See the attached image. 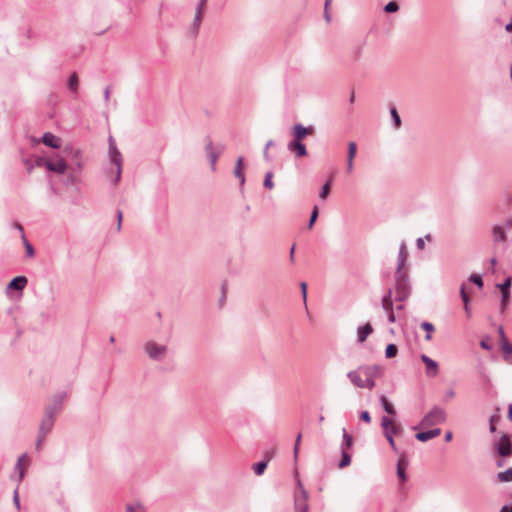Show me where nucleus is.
<instances>
[{"label":"nucleus","instance_id":"nucleus-1","mask_svg":"<svg viewBox=\"0 0 512 512\" xmlns=\"http://www.w3.org/2000/svg\"><path fill=\"white\" fill-rule=\"evenodd\" d=\"M381 426L383 428V435L388 441L390 447L396 454L402 453L396 445V436L404 434V428L400 424L394 423L389 417L383 416L381 418Z\"/></svg>","mask_w":512,"mask_h":512},{"label":"nucleus","instance_id":"nucleus-2","mask_svg":"<svg viewBox=\"0 0 512 512\" xmlns=\"http://www.w3.org/2000/svg\"><path fill=\"white\" fill-rule=\"evenodd\" d=\"M446 411L440 406H434L427 414L424 415L420 422L421 427H432L443 424L446 421Z\"/></svg>","mask_w":512,"mask_h":512},{"label":"nucleus","instance_id":"nucleus-3","mask_svg":"<svg viewBox=\"0 0 512 512\" xmlns=\"http://www.w3.org/2000/svg\"><path fill=\"white\" fill-rule=\"evenodd\" d=\"M109 142V157L111 163H113L116 166V177L114 180V184H117L121 179V172H122V155L120 151L118 150L115 140L112 136L108 139Z\"/></svg>","mask_w":512,"mask_h":512},{"label":"nucleus","instance_id":"nucleus-4","mask_svg":"<svg viewBox=\"0 0 512 512\" xmlns=\"http://www.w3.org/2000/svg\"><path fill=\"white\" fill-rule=\"evenodd\" d=\"M360 371L365 376L364 388L373 389L376 385L375 378L382 373V368L379 365H361Z\"/></svg>","mask_w":512,"mask_h":512},{"label":"nucleus","instance_id":"nucleus-5","mask_svg":"<svg viewBox=\"0 0 512 512\" xmlns=\"http://www.w3.org/2000/svg\"><path fill=\"white\" fill-rule=\"evenodd\" d=\"M167 346L149 341L144 345V351L151 360L162 361L167 355Z\"/></svg>","mask_w":512,"mask_h":512},{"label":"nucleus","instance_id":"nucleus-6","mask_svg":"<svg viewBox=\"0 0 512 512\" xmlns=\"http://www.w3.org/2000/svg\"><path fill=\"white\" fill-rule=\"evenodd\" d=\"M224 150L225 146L223 144H217L216 146H214L211 139L209 137L207 138L205 151L207 153L212 171L216 170V162L218 160V157L223 153Z\"/></svg>","mask_w":512,"mask_h":512},{"label":"nucleus","instance_id":"nucleus-7","mask_svg":"<svg viewBox=\"0 0 512 512\" xmlns=\"http://www.w3.org/2000/svg\"><path fill=\"white\" fill-rule=\"evenodd\" d=\"M297 486L299 487L300 491L299 493L295 494L294 497L295 512H308V492L300 480L297 481Z\"/></svg>","mask_w":512,"mask_h":512},{"label":"nucleus","instance_id":"nucleus-8","mask_svg":"<svg viewBox=\"0 0 512 512\" xmlns=\"http://www.w3.org/2000/svg\"><path fill=\"white\" fill-rule=\"evenodd\" d=\"M65 397H66L65 392L55 394L52 397L50 403L45 408V415L55 418L56 415L62 409V405H63V401H64Z\"/></svg>","mask_w":512,"mask_h":512},{"label":"nucleus","instance_id":"nucleus-9","mask_svg":"<svg viewBox=\"0 0 512 512\" xmlns=\"http://www.w3.org/2000/svg\"><path fill=\"white\" fill-rule=\"evenodd\" d=\"M498 455L502 457H509L512 455V442L507 434H503L498 442L495 444Z\"/></svg>","mask_w":512,"mask_h":512},{"label":"nucleus","instance_id":"nucleus-10","mask_svg":"<svg viewBox=\"0 0 512 512\" xmlns=\"http://www.w3.org/2000/svg\"><path fill=\"white\" fill-rule=\"evenodd\" d=\"M420 359L425 365L426 376L429 378L436 377L439 373L438 363L435 360H433L432 358H430L429 356H427L426 354H422L420 356Z\"/></svg>","mask_w":512,"mask_h":512},{"label":"nucleus","instance_id":"nucleus-11","mask_svg":"<svg viewBox=\"0 0 512 512\" xmlns=\"http://www.w3.org/2000/svg\"><path fill=\"white\" fill-rule=\"evenodd\" d=\"M395 291L410 292V284L407 271H396Z\"/></svg>","mask_w":512,"mask_h":512},{"label":"nucleus","instance_id":"nucleus-12","mask_svg":"<svg viewBox=\"0 0 512 512\" xmlns=\"http://www.w3.org/2000/svg\"><path fill=\"white\" fill-rule=\"evenodd\" d=\"M314 132L313 126L305 127L302 124H295L292 127V135L294 139L292 141H302L308 135H311Z\"/></svg>","mask_w":512,"mask_h":512},{"label":"nucleus","instance_id":"nucleus-13","mask_svg":"<svg viewBox=\"0 0 512 512\" xmlns=\"http://www.w3.org/2000/svg\"><path fill=\"white\" fill-rule=\"evenodd\" d=\"M408 465V460L405 453L399 454V459L397 461V476L400 479L402 483L406 482L407 475H406V467Z\"/></svg>","mask_w":512,"mask_h":512},{"label":"nucleus","instance_id":"nucleus-14","mask_svg":"<svg viewBox=\"0 0 512 512\" xmlns=\"http://www.w3.org/2000/svg\"><path fill=\"white\" fill-rule=\"evenodd\" d=\"M28 283L26 276H16L7 285V290L22 291Z\"/></svg>","mask_w":512,"mask_h":512},{"label":"nucleus","instance_id":"nucleus-15","mask_svg":"<svg viewBox=\"0 0 512 512\" xmlns=\"http://www.w3.org/2000/svg\"><path fill=\"white\" fill-rule=\"evenodd\" d=\"M67 164L64 159L60 158L57 161L47 162L46 169L51 172H55L58 174H63L66 171Z\"/></svg>","mask_w":512,"mask_h":512},{"label":"nucleus","instance_id":"nucleus-16","mask_svg":"<svg viewBox=\"0 0 512 512\" xmlns=\"http://www.w3.org/2000/svg\"><path fill=\"white\" fill-rule=\"evenodd\" d=\"M441 434L440 428H434L427 431H420L415 434V438L420 442H426L433 439Z\"/></svg>","mask_w":512,"mask_h":512},{"label":"nucleus","instance_id":"nucleus-17","mask_svg":"<svg viewBox=\"0 0 512 512\" xmlns=\"http://www.w3.org/2000/svg\"><path fill=\"white\" fill-rule=\"evenodd\" d=\"M362 375L363 373L362 371H360V366L357 369L349 371L347 373V377L349 378L351 383L358 388H364V381L362 379Z\"/></svg>","mask_w":512,"mask_h":512},{"label":"nucleus","instance_id":"nucleus-18","mask_svg":"<svg viewBox=\"0 0 512 512\" xmlns=\"http://www.w3.org/2000/svg\"><path fill=\"white\" fill-rule=\"evenodd\" d=\"M287 147L288 150L294 152L297 157H304L307 155L306 146L300 141H290Z\"/></svg>","mask_w":512,"mask_h":512},{"label":"nucleus","instance_id":"nucleus-19","mask_svg":"<svg viewBox=\"0 0 512 512\" xmlns=\"http://www.w3.org/2000/svg\"><path fill=\"white\" fill-rule=\"evenodd\" d=\"M243 157L240 156L238 157L236 163H235V167H234V171H233V174L234 176L239 179L240 181V186H241V189H243V186L245 184V174L243 172Z\"/></svg>","mask_w":512,"mask_h":512},{"label":"nucleus","instance_id":"nucleus-20","mask_svg":"<svg viewBox=\"0 0 512 512\" xmlns=\"http://www.w3.org/2000/svg\"><path fill=\"white\" fill-rule=\"evenodd\" d=\"M407 256H408V251H407L406 245H405V243H402L399 248L396 271H407V269L404 268L406 260H407Z\"/></svg>","mask_w":512,"mask_h":512},{"label":"nucleus","instance_id":"nucleus-21","mask_svg":"<svg viewBox=\"0 0 512 512\" xmlns=\"http://www.w3.org/2000/svg\"><path fill=\"white\" fill-rule=\"evenodd\" d=\"M55 418L51 416L44 415L40 426H39V433L48 435V433L52 430L54 426Z\"/></svg>","mask_w":512,"mask_h":512},{"label":"nucleus","instance_id":"nucleus-22","mask_svg":"<svg viewBox=\"0 0 512 512\" xmlns=\"http://www.w3.org/2000/svg\"><path fill=\"white\" fill-rule=\"evenodd\" d=\"M41 141L44 145L51 148H59L60 147V139L57 138L54 134L50 132H46L43 134Z\"/></svg>","mask_w":512,"mask_h":512},{"label":"nucleus","instance_id":"nucleus-23","mask_svg":"<svg viewBox=\"0 0 512 512\" xmlns=\"http://www.w3.org/2000/svg\"><path fill=\"white\" fill-rule=\"evenodd\" d=\"M373 332V327L370 323H366L357 329V339L359 343H363L368 336Z\"/></svg>","mask_w":512,"mask_h":512},{"label":"nucleus","instance_id":"nucleus-24","mask_svg":"<svg viewBox=\"0 0 512 512\" xmlns=\"http://www.w3.org/2000/svg\"><path fill=\"white\" fill-rule=\"evenodd\" d=\"M492 234L495 242H505L507 239L505 230L500 225H495L493 227Z\"/></svg>","mask_w":512,"mask_h":512},{"label":"nucleus","instance_id":"nucleus-25","mask_svg":"<svg viewBox=\"0 0 512 512\" xmlns=\"http://www.w3.org/2000/svg\"><path fill=\"white\" fill-rule=\"evenodd\" d=\"M501 349L504 353L503 358L506 362L511 363L512 362V344L508 341H502L501 343Z\"/></svg>","mask_w":512,"mask_h":512},{"label":"nucleus","instance_id":"nucleus-26","mask_svg":"<svg viewBox=\"0 0 512 512\" xmlns=\"http://www.w3.org/2000/svg\"><path fill=\"white\" fill-rule=\"evenodd\" d=\"M392 294V289H388L387 293L382 298L381 305L385 311L393 309Z\"/></svg>","mask_w":512,"mask_h":512},{"label":"nucleus","instance_id":"nucleus-27","mask_svg":"<svg viewBox=\"0 0 512 512\" xmlns=\"http://www.w3.org/2000/svg\"><path fill=\"white\" fill-rule=\"evenodd\" d=\"M460 297L464 303V310H465L467 316L470 317V315H471L470 307H469L470 298L466 292L465 284H462L460 287Z\"/></svg>","mask_w":512,"mask_h":512},{"label":"nucleus","instance_id":"nucleus-28","mask_svg":"<svg viewBox=\"0 0 512 512\" xmlns=\"http://www.w3.org/2000/svg\"><path fill=\"white\" fill-rule=\"evenodd\" d=\"M379 400H380V403L382 405V408L384 409V411L387 414H389V415H396V410H395L393 404H391L384 395H381L379 397Z\"/></svg>","mask_w":512,"mask_h":512},{"label":"nucleus","instance_id":"nucleus-29","mask_svg":"<svg viewBox=\"0 0 512 512\" xmlns=\"http://www.w3.org/2000/svg\"><path fill=\"white\" fill-rule=\"evenodd\" d=\"M79 79L76 72H73L68 78V88L71 92L76 93L78 90Z\"/></svg>","mask_w":512,"mask_h":512},{"label":"nucleus","instance_id":"nucleus-30","mask_svg":"<svg viewBox=\"0 0 512 512\" xmlns=\"http://www.w3.org/2000/svg\"><path fill=\"white\" fill-rule=\"evenodd\" d=\"M510 295H511L510 292H505V291L501 292V301H500V308H499L501 314H503L506 311V309L509 305Z\"/></svg>","mask_w":512,"mask_h":512},{"label":"nucleus","instance_id":"nucleus-31","mask_svg":"<svg viewBox=\"0 0 512 512\" xmlns=\"http://www.w3.org/2000/svg\"><path fill=\"white\" fill-rule=\"evenodd\" d=\"M420 327L426 331L425 340L430 341L432 339V332L435 330V327L432 323L423 321L420 325Z\"/></svg>","mask_w":512,"mask_h":512},{"label":"nucleus","instance_id":"nucleus-32","mask_svg":"<svg viewBox=\"0 0 512 512\" xmlns=\"http://www.w3.org/2000/svg\"><path fill=\"white\" fill-rule=\"evenodd\" d=\"M350 463H351V456H350V454L346 450L342 449V451H341V460L338 463V467L340 469H342V468H345V467L349 466Z\"/></svg>","mask_w":512,"mask_h":512},{"label":"nucleus","instance_id":"nucleus-33","mask_svg":"<svg viewBox=\"0 0 512 512\" xmlns=\"http://www.w3.org/2000/svg\"><path fill=\"white\" fill-rule=\"evenodd\" d=\"M390 115L392 117L394 127L396 129H399L401 127L402 121H401V117L395 107L390 108Z\"/></svg>","mask_w":512,"mask_h":512},{"label":"nucleus","instance_id":"nucleus-34","mask_svg":"<svg viewBox=\"0 0 512 512\" xmlns=\"http://www.w3.org/2000/svg\"><path fill=\"white\" fill-rule=\"evenodd\" d=\"M352 444H353L352 436L346 431V429H343V442L341 445V450L351 448Z\"/></svg>","mask_w":512,"mask_h":512},{"label":"nucleus","instance_id":"nucleus-35","mask_svg":"<svg viewBox=\"0 0 512 512\" xmlns=\"http://www.w3.org/2000/svg\"><path fill=\"white\" fill-rule=\"evenodd\" d=\"M268 460H262L253 465V471L256 475H262L267 468Z\"/></svg>","mask_w":512,"mask_h":512},{"label":"nucleus","instance_id":"nucleus-36","mask_svg":"<svg viewBox=\"0 0 512 512\" xmlns=\"http://www.w3.org/2000/svg\"><path fill=\"white\" fill-rule=\"evenodd\" d=\"M497 478L501 482H511L512 481V468H508L503 472H499L497 474Z\"/></svg>","mask_w":512,"mask_h":512},{"label":"nucleus","instance_id":"nucleus-37","mask_svg":"<svg viewBox=\"0 0 512 512\" xmlns=\"http://www.w3.org/2000/svg\"><path fill=\"white\" fill-rule=\"evenodd\" d=\"M512 285V277H507L502 283L496 284V287L500 290V292H510V288Z\"/></svg>","mask_w":512,"mask_h":512},{"label":"nucleus","instance_id":"nucleus-38","mask_svg":"<svg viewBox=\"0 0 512 512\" xmlns=\"http://www.w3.org/2000/svg\"><path fill=\"white\" fill-rule=\"evenodd\" d=\"M22 242L25 247L26 256L33 257L35 255V250H34L33 245L26 238V235H23Z\"/></svg>","mask_w":512,"mask_h":512},{"label":"nucleus","instance_id":"nucleus-39","mask_svg":"<svg viewBox=\"0 0 512 512\" xmlns=\"http://www.w3.org/2000/svg\"><path fill=\"white\" fill-rule=\"evenodd\" d=\"M26 458V454L21 455L16 463L15 469L18 471V482H21L24 477V471L22 468V461Z\"/></svg>","mask_w":512,"mask_h":512},{"label":"nucleus","instance_id":"nucleus-40","mask_svg":"<svg viewBox=\"0 0 512 512\" xmlns=\"http://www.w3.org/2000/svg\"><path fill=\"white\" fill-rule=\"evenodd\" d=\"M202 16L203 14L195 13L193 23H192V29L195 35L198 34L199 28L201 26L202 22Z\"/></svg>","mask_w":512,"mask_h":512},{"label":"nucleus","instance_id":"nucleus-41","mask_svg":"<svg viewBox=\"0 0 512 512\" xmlns=\"http://www.w3.org/2000/svg\"><path fill=\"white\" fill-rule=\"evenodd\" d=\"M397 353H398V347L395 344L390 343L387 345V347L385 349L386 358H393L397 355Z\"/></svg>","mask_w":512,"mask_h":512},{"label":"nucleus","instance_id":"nucleus-42","mask_svg":"<svg viewBox=\"0 0 512 512\" xmlns=\"http://www.w3.org/2000/svg\"><path fill=\"white\" fill-rule=\"evenodd\" d=\"M357 153V145L355 142L348 143L347 160L353 161Z\"/></svg>","mask_w":512,"mask_h":512},{"label":"nucleus","instance_id":"nucleus-43","mask_svg":"<svg viewBox=\"0 0 512 512\" xmlns=\"http://www.w3.org/2000/svg\"><path fill=\"white\" fill-rule=\"evenodd\" d=\"M272 177H273V172L272 171H268L265 174V178H264V182H263V186L265 188L269 189V190L274 188V183L272 181Z\"/></svg>","mask_w":512,"mask_h":512},{"label":"nucleus","instance_id":"nucleus-44","mask_svg":"<svg viewBox=\"0 0 512 512\" xmlns=\"http://www.w3.org/2000/svg\"><path fill=\"white\" fill-rule=\"evenodd\" d=\"M469 281L475 284L478 288H483L484 282L481 275L471 274L469 276Z\"/></svg>","mask_w":512,"mask_h":512},{"label":"nucleus","instance_id":"nucleus-45","mask_svg":"<svg viewBox=\"0 0 512 512\" xmlns=\"http://www.w3.org/2000/svg\"><path fill=\"white\" fill-rule=\"evenodd\" d=\"M399 10V5L396 1H390L384 6L386 13H395Z\"/></svg>","mask_w":512,"mask_h":512},{"label":"nucleus","instance_id":"nucleus-46","mask_svg":"<svg viewBox=\"0 0 512 512\" xmlns=\"http://www.w3.org/2000/svg\"><path fill=\"white\" fill-rule=\"evenodd\" d=\"M126 512H145V508L142 504H128L126 506Z\"/></svg>","mask_w":512,"mask_h":512},{"label":"nucleus","instance_id":"nucleus-47","mask_svg":"<svg viewBox=\"0 0 512 512\" xmlns=\"http://www.w3.org/2000/svg\"><path fill=\"white\" fill-rule=\"evenodd\" d=\"M318 215H319V212H318V207L315 206L311 212V215H310V219H309V222H308V229H312V227L314 226L317 218H318Z\"/></svg>","mask_w":512,"mask_h":512},{"label":"nucleus","instance_id":"nucleus-48","mask_svg":"<svg viewBox=\"0 0 512 512\" xmlns=\"http://www.w3.org/2000/svg\"><path fill=\"white\" fill-rule=\"evenodd\" d=\"M72 152V159L75 161V165L80 169L81 168V151L79 149H73L71 148Z\"/></svg>","mask_w":512,"mask_h":512},{"label":"nucleus","instance_id":"nucleus-49","mask_svg":"<svg viewBox=\"0 0 512 512\" xmlns=\"http://www.w3.org/2000/svg\"><path fill=\"white\" fill-rule=\"evenodd\" d=\"M330 190H331V185H330V183H329V182H326V183L322 186V188H321L320 195H319V196H320V198H321V199H326V198H327V196H328V195H329V193H330Z\"/></svg>","mask_w":512,"mask_h":512},{"label":"nucleus","instance_id":"nucleus-50","mask_svg":"<svg viewBox=\"0 0 512 512\" xmlns=\"http://www.w3.org/2000/svg\"><path fill=\"white\" fill-rule=\"evenodd\" d=\"M300 289H301L302 299H303L305 308L307 309V283L301 282Z\"/></svg>","mask_w":512,"mask_h":512},{"label":"nucleus","instance_id":"nucleus-51","mask_svg":"<svg viewBox=\"0 0 512 512\" xmlns=\"http://www.w3.org/2000/svg\"><path fill=\"white\" fill-rule=\"evenodd\" d=\"M409 295L410 292L396 291L395 299L396 301L403 302L409 297Z\"/></svg>","mask_w":512,"mask_h":512},{"label":"nucleus","instance_id":"nucleus-52","mask_svg":"<svg viewBox=\"0 0 512 512\" xmlns=\"http://www.w3.org/2000/svg\"><path fill=\"white\" fill-rule=\"evenodd\" d=\"M274 145V142L273 140H268L266 145H265V148H264V151H263V157L266 161H270V157H269V153L267 152V148H270Z\"/></svg>","mask_w":512,"mask_h":512},{"label":"nucleus","instance_id":"nucleus-53","mask_svg":"<svg viewBox=\"0 0 512 512\" xmlns=\"http://www.w3.org/2000/svg\"><path fill=\"white\" fill-rule=\"evenodd\" d=\"M359 418H360L361 421H363L365 423L369 424L371 422V416H370V413L367 410L362 411L360 413Z\"/></svg>","mask_w":512,"mask_h":512},{"label":"nucleus","instance_id":"nucleus-54","mask_svg":"<svg viewBox=\"0 0 512 512\" xmlns=\"http://www.w3.org/2000/svg\"><path fill=\"white\" fill-rule=\"evenodd\" d=\"M47 435L41 434L38 432L37 440H36V450H40L42 447V443L44 442Z\"/></svg>","mask_w":512,"mask_h":512},{"label":"nucleus","instance_id":"nucleus-55","mask_svg":"<svg viewBox=\"0 0 512 512\" xmlns=\"http://www.w3.org/2000/svg\"><path fill=\"white\" fill-rule=\"evenodd\" d=\"M497 421H498L497 416L492 415V416L490 417V419H489V430H490V432H492V433H493V432H495V431H496L495 422H497Z\"/></svg>","mask_w":512,"mask_h":512},{"label":"nucleus","instance_id":"nucleus-56","mask_svg":"<svg viewBox=\"0 0 512 512\" xmlns=\"http://www.w3.org/2000/svg\"><path fill=\"white\" fill-rule=\"evenodd\" d=\"M206 2H203V0H199L197 5H196V10H195V13H199V14H203L204 10H205V7H206Z\"/></svg>","mask_w":512,"mask_h":512},{"label":"nucleus","instance_id":"nucleus-57","mask_svg":"<svg viewBox=\"0 0 512 512\" xmlns=\"http://www.w3.org/2000/svg\"><path fill=\"white\" fill-rule=\"evenodd\" d=\"M47 162H50V160H46L42 157H38L35 162H34V167H42V166H45L46 167V163Z\"/></svg>","mask_w":512,"mask_h":512},{"label":"nucleus","instance_id":"nucleus-58","mask_svg":"<svg viewBox=\"0 0 512 512\" xmlns=\"http://www.w3.org/2000/svg\"><path fill=\"white\" fill-rule=\"evenodd\" d=\"M116 217H117V231H120L121 226H122V219H123V213L121 210H117Z\"/></svg>","mask_w":512,"mask_h":512},{"label":"nucleus","instance_id":"nucleus-59","mask_svg":"<svg viewBox=\"0 0 512 512\" xmlns=\"http://www.w3.org/2000/svg\"><path fill=\"white\" fill-rule=\"evenodd\" d=\"M13 502L17 510H20V501L18 495V489L16 488L13 493Z\"/></svg>","mask_w":512,"mask_h":512},{"label":"nucleus","instance_id":"nucleus-60","mask_svg":"<svg viewBox=\"0 0 512 512\" xmlns=\"http://www.w3.org/2000/svg\"><path fill=\"white\" fill-rule=\"evenodd\" d=\"M28 173H31L34 169V163L30 159H24L23 161Z\"/></svg>","mask_w":512,"mask_h":512},{"label":"nucleus","instance_id":"nucleus-61","mask_svg":"<svg viewBox=\"0 0 512 512\" xmlns=\"http://www.w3.org/2000/svg\"><path fill=\"white\" fill-rule=\"evenodd\" d=\"M13 227L20 232L21 239H22L23 235H25L23 226L19 222H14L13 223Z\"/></svg>","mask_w":512,"mask_h":512},{"label":"nucleus","instance_id":"nucleus-62","mask_svg":"<svg viewBox=\"0 0 512 512\" xmlns=\"http://www.w3.org/2000/svg\"><path fill=\"white\" fill-rule=\"evenodd\" d=\"M387 317H388V321L390 323H394L396 321V318H395V314L393 312V309L392 310H387Z\"/></svg>","mask_w":512,"mask_h":512},{"label":"nucleus","instance_id":"nucleus-63","mask_svg":"<svg viewBox=\"0 0 512 512\" xmlns=\"http://www.w3.org/2000/svg\"><path fill=\"white\" fill-rule=\"evenodd\" d=\"M480 347L482 349H485V350H488V351L492 349V346L488 343L487 340H481L480 341Z\"/></svg>","mask_w":512,"mask_h":512},{"label":"nucleus","instance_id":"nucleus-64","mask_svg":"<svg viewBox=\"0 0 512 512\" xmlns=\"http://www.w3.org/2000/svg\"><path fill=\"white\" fill-rule=\"evenodd\" d=\"M500 512H512V504H506L502 506Z\"/></svg>","mask_w":512,"mask_h":512}]
</instances>
